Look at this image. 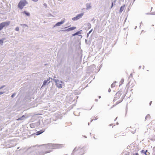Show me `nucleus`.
Returning <instances> with one entry per match:
<instances>
[{"label":"nucleus","mask_w":155,"mask_h":155,"mask_svg":"<svg viewBox=\"0 0 155 155\" xmlns=\"http://www.w3.org/2000/svg\"><path fill=\"white\" fill-rule=\"evenodd\" d=\"M117 118V117L114 120V121H115Z\"/></svg>","instance_id":"38"},{"label":"nucleus","mask_w":155,"mask_h":155,"mask_svg":"<svg viewBox=\"0 0 155 155\" xmlns=\"http://www.w3.org/2000/svg\"><path fill=\"white\" fill-rule=\"evenodd\" d=\"M44 5L45 7H46L47 6V5L45 3L44 4Z\"/></svg>","instance_id":"30"},{"label":"nucleus","mask_w":155,"mask_h":155,"mask_svg":"<svg viewBox=\"0 0 155 155\" xmlns=\"http://www.w3.org/2000/svg\"><path fill=\"white\" fill-rule=\"evenodd\" d=\"M28 4L26 0H21L18 4V7L20 9H22L25 5Z\"/></svg>","instance_id":"4"},{"label":"nucleus","mask_w":155,"mask_h":155,"mask_svg":"<svg viewBox=\"0 0 155 155\" xmlns=\"http://www.w3.org/2000/svg\"><path fill=\"white\" fill-rule=\"evenodd\" d=\"M153 155H155V152H153L152 153Z\"/></svg>","instance_id":"32"},{"label":"nucleus","mask_w":155,"mask_h":155,"mask_svg":"<svg viewBox=\"0 0 155 155\" xmlns=\"http://www.w3.org/2000/svg\"><path fill=\"white\" fill-rule=\"evenodd\" d=\"M98 97V98H101V96H99Z\"/></svg>","instance_id":"37"},{"label":"nucleus","mask_w":155,"mask_h":155,"mask_svg":"<svg viewBox=\"0 0 155 155\" xmlns=\"http://www.w3.org/2000/svg\"><path fill=\"white\" fill-rule=\"evenodd\" d=\"M84 137L85 138H87V137L86 136H84Z\"/></svg>","instance_id":"44"},{"label":"nucleus","mask_w":155,"mask_h":155,"mask_svg":"<svg viewBox=\"0 0 155 155\" xmlns=\"http://www.w3.org/2000/svg\"><path fill=\"white\" fill-rule=\"evenodd\" d=\"M150 140H152V141H155V135L152 138H151L150 139Z\"/></svg>","instance_id":"25"},{"label":"nucleus","mask_w":155,"mask_h":155,"mask_svg":"<svg viewBox=\"0 0 155 155\" xmlns=\"http://www.w3.org/2000/svg\"><path fill=\"white\" fill-rule=\"evenodd\" d=\"M116 124H117V125H118V123L117 122V123H116Z\"/></svg>","instance_id":"49"},{"label":"nucleus","mask_w":155,"mask_h":155,"mask_svg":"<svg viewBox=\"0 0 155 155\" xmlns=\"http://www.w3.org/2000/svg\"><path fill=\"white\" fill-rule=\"evenodd\" d=\"M151 103H152V101H150V105L151 104Z\"/></svg>","instance_id":"42"},{"label":"nucleus","mask_w":155,"mask_h":155,"mask_svg":"<svg viewBox=\"0 0 155 155\" xmlns=\"http://www.w3.org/2000/svg\"><path fill=\"white\" fill-rule=\"evenodd\" d=\"M122 94V91H118L116 94L113 101L115 102L116 104H118L122 101L123 98L121 96Z\"/></svg>","instance_id":"2"},{"label":"nucleus","mask_w":155,"mask_h":155,"mask_svg":"<svg viewBox=\"0 0 155 155\" xmlns=\"http://www.w3.org/2000/svg\"><path fill=\"white\" fill-rule=\"evenodd\" d=\"M93 121V119L91 120V123Z\"/></svg>","instance_id":"41"},{"label":"nucleus","mask_w":155,"mask_h":155,"mask_svg":"<svg viewBox=\"0 0 155 155\" xmlns=\"http://www.w3.org/2000/svg\"><path fill=\"white\" fill-rule=\"evenodd\" d=\"M92 107H91V108L90 109H88V110H91V109Z\"/></svg>","instance_id":"46"},{"label":"nucleus","mask_w":155,"mask_h":155,"mask_svg":"<svg viewBox=\"0 0 155 155\" xmlns=\"http://www.w3.org/2000/svg\"><path fill=\"white\" fill-rule=\"evenodd\" d=\"M125 7V5H123V6H121V7L120 8V12H122V11L124 10V9Z\"/></svg>","instance_id":"17"},{"label":"nucleus","mask_w":155,"mask_h":155,"mask_svg":"<svg viewBox=\"0 0 155 155\" xmlns=\"http://www.w3.org/2000/svg\"><path fill=\"white\" fill-rule=\"evenodd\" d=\"M65 21L64 20L63 21H61L60 22H58L57 23L54 25V27L58 26H59L63 24L64 22Z\"/></svg>","instance_id":"11"},{"label":"nucleus","mask_w":155,"mask_h":155,"mask_svg":"<svg viewBox=\"0 0 155 155\" xmlns=\"http://www.w3.org/2000/svg\"><path fill=\"white\" fill-rule=\"evenodd\" d=\"M127 107H126V109H125V110H126V114H125V116H126V114H127Z\"/></svg>","instance_id":"27"},{"label":"nucleus","mask_w":155,"mask_h":155,"mask_svg":"<svg viewBox=\"0 0 155 155\" xmlns=\"http://www.w3.org/2000/svg\"><path fill=\"white\" fill-rule=\"evenodd\" d=\"M124 80L123 79H122L120 82H121L122 83H123L124 82Z\"/></svg>","instance_id":"33"},{"label":"nucleus","mask_w":155,"mask_h":155,"mask_svg":"<svg viewBox=\"0 0 155 155\" xmlns=\"http://www.w3.org/2000/svg\"><path fill=\"white\" fill-rule=\"evenodd\" d=\"M83 15V13H81L80 14L78 15L76 17L73 18L72 19L73 21H76L78 20L80 18H81Z\"/></svg>","instance_id":"7"},{"label":"nucleus","mask_w":155,"mask_h":155,"mask_svg":"<svg viewBox=\"0 0 155 155\" xmlns=\"http://www.w3.org/2000/svg\"><path fill=\"white\" fill-rule=\"evenodd\" d=\"M133 155H139L137 153H135L133 154Z\"/></svg>","instance_id":"29"},{"label":"nucleus","mask_w":155,"mask_h":155,"mask_svg":"<svg viewBox=\"0 0 155 155\" xmlns=\"http://www.w3.org/2000/svg\"><path fill=\"white\" fill-rule=\"evenodd\" d=\"M51 122V120L50 119H47L45 120V125L46 124H49Z\"/></svg>","instance_id":"14"},{"label":"nucleus","mask_w":155,"mask_h":155,"mask_svg":"<svg viewBox=\"0 0 155 155\" xmlns=\"http://www.w3.org/2000/svg\"><path fill=\"white\" fill-rule=\"evenodd\" d=\"M90 135H91V133H90Z\"/></svg>","instance_id":"54"},{"label":"nucleus","mask_w":155,"mask_h":155,"mask_svg":"<svg viewBox=\"0 0 155 155\" xmlns=\"http://www.w3.org/2000/svg\"><path fill=\"white\" fill-rule=\"evenodd\" d=\"M150 116L149 114H148L145 117V120H148L150 119Z\"/></svg>","instance_id":"15"},{"label":"nucleus","mask_w":155,"mask_h":155,"mask_svg":"<svg viewBox=\"0 0 155 155\" xmlns=\"http://www.w3.org/2000/svg\"><path fill=\"white\" fill-rule=\"evenodd\" d=\"M93 30V29H92L88 33H87V36L88 37L89 35V34Z\"/></svg>","instance_id":"21"},{"label":"nucleus","mask_w":155,"mask_h":155,"mask_svg":"<svg viewBox=\"0 0 155 155\" xmlns=\"http://www.w3.org/2000/svg\"><path fill=\"white\" fill-rule=\"evenodd\" d=\"M145 155H148L147 153L145 154Z\"/></svg>","instance_id":"50"},{"label":"nucleus","mask_w":155,"mask_h":155,"mask_svg":"<svg viewBox=\"0 0 155 155\" xmlns=\"http://www.w3.org/2000/svg\"><path fill=\"white\" fill-rule=\"evenodd\" d=\"M41 123V120L38 119L35 120L34 123H32L30 124V126L31 128H35L39 127Z\"/></svg>","instance_id":"3"},{"label":"nucleus","mask_w":155,"mask_h":155,"mask_svg":"<svg viewBox=\"0 0 155 155\" xmlns=\"http://www.w3.org/2000/svg\"><path fill=\"white\" fill-rule=\"evenodd\" d=\"M21 26H24L25 27H28V25L25 24H21Z\"/></svg>","instance_id":"28"},{"label":"nucleus","mask_w":155,"mask_h":155,"mask_svg":"<svg viewBox=\"0 0 155 155\" xmlns=\"http://www.w3.org/2000/svg\"><path fill=\"white\" fill-rule=\"evenodd\" d=\"M15 30L16 31H19V28L18 27H16L15 28Z\"/></svg>","instance_id":"24"},{"label":"nucleus","mask_w":155,"mask_h":155,"mask_svg":"<svg viewBox=\"0 0 155 155\" xmlns=\"http://www.w3.org/2000/svg\"><path fill=\"white\" fill-rule=\"evenodd\" d=\"M25 116H26L25 115H23L20 117L18 119V120H23L24 119V118H27L28 117V116H27L26 117H25Z\"/></svg>","instance_id":"13"},{"label":"nucleus","mask_w":155,"mask_h":155,"mask_svg":"<svg viewBox=\"0 0 155 155\" xmlns=\"http://www.w3.org/2000/svg\"><path fill=\"white\" fill-rule=\"evenodd\" d=\"M49 108V110L51 112H54L56 109H57V107H48Z\"/></svg>","instance_id":"10"},{"label":"nucleus","mask_w":155,"mask_h":155,"mask_svg":"<svg viewBox=\"0 0 155 155\" xmlns=\"http://www.w3.org/2000/svg\"><path fill=\"white\" fill-rule=\"evenodd\" d=\"M38 147V146L37 145H36L35 146H31V147H29L28 149L27 150L31 149V151H34L35 150L37 149V148Z\"/></svg>","instance_id":"8"},{"label":"nucleus","mask_w":155,"mask_h":155,"mask_svg":"<svg viewBox=\"0 0 155 155\" xmlns=\"http://www.w3.org/2000/svg\"><path fill=\"white\" fill-rule=\"evenodd\" d=\"M88 125H90V123L89 122H88Z\"/></svg>","instance_id":"47"},{"label":"nucleus","mask_w":155,"mask_h":155,"mask_svg":"<svg viewBox=\"0 0 155 155\" xmlns=\"http://www.w3.org/2000/svg\"><path fill=\"white\" fill-rule=\"evenodd\" d=\"M23 14H25L27 16H30V13L26 11H24L23 12Z\"/></svg>","instance_id":"16"},{"label":"nucleus","mask_w":155,"mask_h":155,"mask_svg":"<svg viewBox=\"0 0 155 155\" xmlns=\"http://www.w3.org/2000/svg\"><path fill=\"white\" fill-rule=\"evenodd\" d=\"M115 84L114 83H113L111 85V87H114L115 86Z\"/></svg>","instance_id":"23"},{"label":"nucleus","mask_w":155,"mask_h":155,"mask_svg":"<svg viewBox=\"0 0 155 155\" xmlns=\"http://www.w3.org/2000/svg\"><path fill=\"white\" fill-rule=\"evenodd\" d=\"M4 92H0V95L1 94H3Z\"/></svg>","instance_id":"31"},{"label":"nucleus","mask_w":155,"mask_h":155,"mask_svg":"<svg viewBox=\"0 0 155 155\" xmlns=\"http://www.w3.org/2000/svg\"><path fill=\"white\" fill-rule=\"evenodd\" d=\"M94 138H95V137H94Z\"/></svg>","instance_id":"55"},{"label":"nucleus","mask_w":155,"mask_h":155,"mask_svg":"<svg viewBox=\"0 0 155 155\" xmlns=\"http://www.w3.org/2000/svg\"><path fill=\"white\" fill-rule=\"evenodd\" d=\"M147 150H146L145 151V152L146 153H147Z\"/></svg>","instance_id":"40"},{"label":"nucleus","mask_w":155,"mask_h":155,"mask_svg":"<svg viewBox=\"0 0 155 155\" xmlns=\"http://www.w3.org/2000/svg\"><path fill=\"white\" fill-rule=\"evenodd\" d=\"M155 149V150H154V151H153L154 152H155V147H154L153 148V149L154 150Z\"/></svg>","instance_id":"43"},{"label":"nucleus","mask_w":155,"mask_h":155,"mask_svg":"<svg viewBox=\"0 0 155 155\" xmlns=\"http://www.w3.org/2000/svg\"><path fill=\"white\" fill-rule=\"evenodd\" d=\"M112 124H110L109 125H110V126H111L112 125Z\"/></svg>","instance_id":"51"},{"label":"nucleus","mask_w":155,"mask_h":155,"mask_svg":"<svg viewBox=\"0 0 155 155\" xmlns=\"http://www.w3.org/2000/svg\"><path fill=\"white\" fill-rule=\"evenodd\" d=\"M77 147H76L74 148V149L73 150V152L72 153H71V155H74V153L76 151H78V149L77 150H76Z\"/></svg>","instance_id":"18"},{"label":"nucleus","mask_w":155,"mask_h":155,"mask_svg":"<svg viewBox=\"0 0 155 155\" xmlns=\"http://www.w3.org/2000/svg\"><path fill=\"white\" fill-rule=\"evenodd\" d=\"M113 2H112V5H111V8H112V7H113Z\"/></svg>","instance_id":"36"},{"label":"nucleus","mask_w":155,"mask_h":155,"mask_svg":"<svg viewBox=\"0 0 155 155\" xmlns=\"http://www.w3.org/2000/svg\"><path fill=\"white\" fill-rule=\"evenodd\" d=\"M79 33V31H78V32H76V33L73 34L72 35V36H75L76 35H78V33Z\"/></svg>","instance_id":"22"},{"label":"nucleus","mask_w":155,"mask_h":155,"mask_svg":"<svg viewBox=\"0 0 155 155\" xmlns=\"http://www.w3.org/2000/svg\"><path fill=\"white\" fill-rule=\"evenodd\" d=\"M14 96V94H12V97H13Z\"/></svg>","instance_id":"45"},{"label":"nucleus","mask_w":155,"mask_h":155,"mask_svg":"<svg viewBox=\"0 0 155 155\" xmlns=\"http://www.w3.org/2000/svg\"><path fill=\"white\" fill-rule=\"evenodd\" d=\"M45 130V129H42L35 133V134L36 135H39L44 132Z\"/></svg>","instance_id":"9"},{"label":"nucleus","mask_w":155,"mask_h":155,"mask_svg":"<svg viewBox=\"0 0 155 155\" xmlns=\"http://www.w3.org/2000/svg\"><path fill=\"white\" fill-rule=\"evenodd\" d=\"M55 83L57 86L59 88H61L62 87V85L61 84L62 83V82L61 81H59L58 80H56L55 81Z\"/></svg>","instance_id":"6"},{"label":"nucleus","mask_w":155,"mask_h":155,"mask_svg":"<svg viewBox=\"0 0 155 155\" xmlns=\"http://www.w3.org/2000/svg\"><path fill=\"white\" fill-rule=\"evenodd\" d=\"M135 131H136V130H135L134 131H133V132H132V133L133 134H134V133H135Z\"/></svg>","instance_id":"34"},{"label":"nucleus","mask_w":155,"mask_h":155,"mask_svg":"<svg viewBox=\"0 0 155 155\" xmlns=\"http://www.w3.org/2000/svg\"><path fill=\"white\" fill-rule=\"evenodd\" d=\"M2 88V87H0V89H1V88Z\"/></svg>","instance_id":"53"},{"label":"nucleus","mask_w":155,"mask_h":155,"mask_svg":"<svg viewBox=\"0 0 155 155\" xmlns=\"http://www.w3.org/2000/svg\"><path fill=\"white\" fill-rule=\"evenodd\" d=\"M48 80H45L44 81L43 84L42 86L43 85H45L47 83Z\"/></svg>","instance_id":"20"},{"label":"nucleus","mask_w":155,"mask_h":155,"mask_svg":"<svg viewBox=\"0 0 155 155\" xmlns=\"http://www.w3.org/2000/svg\"><path fill=\"white\" fill-rule=\"evenodd\" d=\"M79 155H82L83 154V153L81 154V153H80V152H79Z\"/></svg>","instance_id":"35"},{"label":"nucleus","mask_w":155,"mask_h":155,"mask_svg":"<svg viewBox=\"0 0 155 155\" xmlns=\"http://www.w3.org/2000/svg\"><path fill=\"white\" fill-rule=\"evenodd\" d=\"M74 115H75V111H74Z\"/></svg>","instance_id":"48"},{"label":"nucleus","mask_w":155,"mask_h":155,"mask_svg":"<svg viewBox=\"0 0 155 155\" xmlns=\"http://www.w3.org/2000/svg\"><path fill=\"white\" fill-rule=\"evenodd\" d=\"M73 107H71V109H72Z\"/></svg>","instance_id":"52"},{"label":"nucleus","mask_w":155,"mask_h":155,"mask_svg":"<svg viewBox=\"0 0 155 155\" xmlns=\"http://www.w3.org/2000/svg\"><path fill=\"white\" fill-rule=\"evenodd\" d=\"M141 153H143L144 154H145L146 153L145 152V151L143 150H141Z\"/></svg>","instance_id":"26"},{"label":"nucleus","mask_w":155,"mask_h":155,"mask_svg":"<svg viewBox=\"0 0 155 155\" xmlns=\"http://www.w3.org/2000/svg\"><path fill=\"white\" fill-rule=\"evenodd\" d=\"M97 119V118L96 117H95V119H94L95 120H96Z\"/></svg>","instance_id":"39"},{"label":"nucleus","mask_w":155,"mask_h":155,"mask_svg":"<svg viewBox=\"0 0 155 155\" xmlns=\"http://www.w3.org/2000/svg\"><path fill=\"white\" fill-rule=\"evenodd\" d=\"M10 23V21L3 22L0 24V30H2L4 27L8 26Z\"/></svg>","instance_id":"5"},{"label":"nucleus","mask_w":155,"mask_h":155,"mask_svg":"<svg viewBox=\"0 0 155 155\" xmlns=\"http://www.w3.org/2000/svg\"><path fill=\"white\" fill-rule=\"evenodd\" d=\"M5 39V38H3L2 39H0V44L1 45H3V41Z\"/></svg>","instance_id":"19"},{"label":"nucleus","mask_w":155,"mask_h":155,"mask_svg":"<svg viewBox=\"0 0 155 155\" xmlns=\"http://www.w3.org/2000/svg\"><path fill=\"white\" fill-rule=\"evenodd\" d=\"M76 27H71L70 28H69L65 30H64L65 31H70L73 30H74L76 29Z\"/></svg>","instance_id":"12"},{"label":"nucleus","mask_w":155,"mask_h":155,"mask_svg":"<svg viewBox=\"0 0 155 155\" xmlns=\"http://www.w3.org/2000/svg\"><path fill=\"white\" fill-rule=\"evenodd\" d=\"M45 147V148L47 150H49L45 151L43 152L42 155H44L45 153H50L51 151V150L53 149L60 148L62 147V145L54 143H48L43 145Z\"/></svg>","instance_id":"1"}]
</instances>
